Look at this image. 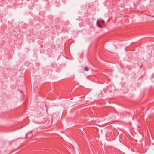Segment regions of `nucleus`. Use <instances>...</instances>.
<instances>
[{"mask_svg": "<svg viewBox=\"0 0 154 154\" xmlns=\"http://www.w3.org/2000/svg\"><path fill=\"white\" fill-rule=\"evenodd\" d=\"M97 25L99 27L102 28L101 25L100 24V22L98 21L97 22Z\"/></svg>", "mask_w": 154, "mask_h": 154, "instance_id": "1", "label": "nucleus"}, {"mask_svg": "<svg viewBox=\"0 0 154 154\" xmlns=\"http://www.w3.org/2000/svg\"><path fill=\"white\" fill-rule=\"evenodd\" d=\"M84 70L85 71H88L89 70V69L87 67H85L84 68Z\"/></svg>", "mask_w": 154, "mask_h": 154, "instance_id": "2", "label": "nucleus"}, {"mask_svg": "<svg viewBox=\"0 0 154 154\" xmlns=\"http://www.w3.org/2000/svg\"><path fill=\"white\" fill-rule=\"evenodd\" d=\"M104 23H105V22H104V21H103V20H102V23L103 24H104Z\"/></svg>", "mask_w": 154, "mask_h": 154, "instance_id": "3", "label": "nucleus"}, {"mask_svg": "<svg viewBox=\"0 0 154 154\" xmlns=\"http://www.w3.org/2000/svg\"><path fill=\"white\" fill-rule=\"evenodd\" d=\"M112 87V85H109V86H108V88H110V87Z\"/></svg>", "mask_w": 154, "mask_h": 154, "instance_id": "4", "label": "nucleus"}]
</instances>
